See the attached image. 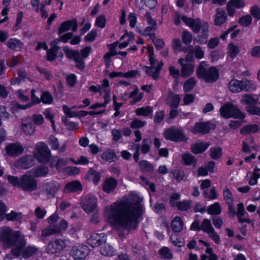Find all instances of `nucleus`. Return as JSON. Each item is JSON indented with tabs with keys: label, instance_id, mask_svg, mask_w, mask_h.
Wrapping results in <instances>:
<instances>
[{
	"label": "nucleus",
	"instance_id": "nucleus-1",
	"mask_svg": "<svg viewBox=\"0 0 260 260\" xmlns=\"http://www.w3.org/2000/svg\"><path fill=\"white\" fill-rule=\"evenodd\" d=\"M142 199L132 195L128 199L117 201L107 209L106 214L114 225L127 229L144 212Z\"/></svg>",
	"mask_w": 260,
	"mask_h": 260
},
{
	"label": "nucleus",
	"instance_id": "nucleus-2",
	"mask_svg": "<svg viewBox=\"0 0 260 260\" xmlns=\"http://www.w3.org/2000/svg\"><path fill=\"white\" fill-rule=\"evenodd\" d=\"M0 243L4 248L13 246L12 254L16 256L22 255L24 258L29 257L32 253L30 246H26V240L19 232L14 231L9 227L0 228Z\"/></svg>",
	"mask_w": 260,
	"mask_h": 260
},
{
	"label": "nucleus",
	"instance_id": "nucleus-3",
	"mask_svg": "<svg viewBox=\"0 0 260 260\" xmlns=\"http://www.w3.org/2000/svg\"><path fill=\"white\" fill-rule=\"evenodd\" d=\"M207 64L202 61L197 68V75L199 78L203 79L207 83H213L219 78L218 71L216 68L211 67L207 68Z\"/></svg>",
	"mask_w": 260,
	"mask_h": 260
},
{
	"label": "nucleus",
	"instance_id": "nucleus-4",
	"mask_svg": "<svg viewBox=\"0 0 260 260\" xmlns=\"http://www.w3.org/2000/svg\"><path fill=\"white\" fill-rule=\"evenodd\" d=\"M220 112L221 116L225 119L232 117L242 120L246 117V114L244 112L231 103H226L221 106L220 108Z\"/></svg>",
	"mask_w": 260,
	"mask_h": 260
},
{
	"label": "nucleus",
	"instance_id": "nucleus-5",
	"mask_svg": "<svg viewBox=\"0 0 260 260\" xmlns=\"http://www.w3.org/2000/svg\"><path fill=\"white\" fill-rule=\"evenodd\" d=\"M37 152L35 156L38 160L42 163H47L51 157L50 149L47 145L43 142H40L36 145Z\"/></svg>",
	"mask_w": 260,
	"mask_h": 260
},
{
	"label": "nucleus",
	"instance_id": "nucleus-6",
	"mask_svg": "<svg viewBox=\"0 0 260 260\" xmlns=\"http://www.w3.org/2000/svg\"><path fill=\"white\" fill-rule=\"evenodd\" d=\"M63 51L68 58L72 59L74 61L75 66L77 69L81 71L84 70L85 68V59L81 56L80 52L78 50H74L68 47H64Z\"/></svg>",
	"mask_w": 260,
	"mask_h": 260
},
{
	"label": "nucleus",
	"instance_id": "nucleus-7",
	"mask_svg": "<svg viewBox=\"0 0 260 260\" xmlns=\"http://www.w3.org/2000/svg\"><path fill=\"white\" fill-rule=\"evenodd\" d=\"M252 84L247 79L241 81L232 80L229 83V88L232 92H239L242 90L249 91L252 88Z\"/></svg>",
	"mask_w": 260,
	"mask_h": 260
},
{
	"label": "nucleus",
	"instance_id": "nucleus-8",
	"mask_svg": "<svg viewBox=\"0 0 260 260\" xmlns=\"http://www.w3.org/2000/svg\"><path fill=\"white\" fill-rule=\"evenodd\" d=\"M164 137L166 139L174 142L185 141L187 140L181 129L174 127L166 129L164 132Z\"/></svg>",
	"mask_w": 260,
	"mask_h": 260
},
{
	"label": "nucleus",
	"instance_id": "nucleus-9",
	"mask_svg": "<svg viewBox=\"0 0 260 260\" xmlns=\"http://www.w3.org/2000/svg\"><path fill=\"white\" fill-rule=\"evenodd\" d=\"M215 125L211 121L196 122L191 129L193 134H199L204 135L210 132L211 128L214 129Z\"/></svg>",
	"mask_w": 260,
	"mask_h": 260
},
{
	"label": "nucleus",
	"instance_id": "nucleus-10",
	"mask_svg": "<svg viewBox=\"0 0 260 260\" xmlns=\"http://www.w3.org/2000/svg\"><path fill=\"white\" fill-rule=\"evenodd\" d=\"M96 199L92 195L88 194L82 197L81 201V207L87 213H92L96 207Z\"/></svg>",
	"mask_w": 260,
	"mask_h": 260
},
{
	"label": "nucleus",
	"instance_id": "nucleus-11",
	"mask_svg": "<svg viewBox=\"0 0 260 260\" xmlns=\"http://www.w3.org/2000/svg\"><path fill=\"white\" fill-rule=\"evenodd\" d=\"M67 240L58 239L53 241H50L47 245V251L50 254H54L62 251L67 246Z\"/></svg>",
	"mask_w": 260,
	"mask_h": 260
},
{
	"label": "nucleus",
	"instance_id": "nucleus-12",
	"mask_svg": "<svg viewBox=\"0 0 260 260\" xmlns=\"http://www.w3.org/2000/svg\"><path fill=\"white\" fill-rule=\"evenodd\" d=\"M89 249L86 246L76 245L72 247L70 253L75 259H83L88 255Z\"/></svg>",
	"mask_w": 260,
	"mask_h": 260
},
{
	"label": "nucleus",
	"instance_id": "nucleus-13",
	"mask_svg": "<svg viewBox=\"0 0 260 260\" xmlns=\"http://www.w3.org/2000/svg\"><path fill=\"white\" fill-rule=\"evenodd\" d=\"M178 63L181 65V76L182 77H188L190 76L194 72V66L191 63H185L184 58H180L178 60Z\"/></svg>",
	"mask_w": 260,
	"mask_h": 260
},
{
	"label": "nucleus",
	"instance_id": "nucleus-14",
	"mask_svg": "<svg viewBox=\"0 0 260 260\" xmlns=\"http://www.w3.org/2000/svg\"><path fill=\"white\" fill-rule=\"evenodd\" d=\"M7 153L11 156H17L22 154L24 149L20 143H11L6 146Z\"/></svg>",
	"mask_w": 260,
	"mask_h": 260
},
{
	"label": "nucleus",
	"instance_id": "nucleus-15",
	"mask_svg": "<svg viewBox=\"0 0 260 260\" xmlns=\"http://www.w3.org/2000/svg\"><path fill=\"white\" fill-rule=\"evenodd\" d=\"M118 185V181L113 177L106 178L102 184L103 190L106 193L113 192Z\"/></svg>",
	"mask_w": 260,
	"mask_h": 260
},
{
	"label": "nucleus",
	"instance_id": "nucleus-16",
	"mask_svg": "<svg viewBox=\"0 0 260 260\" xmlns=\"http://www.w3.org/2000/svg\"><path fill=\"white\" fill-rule=\"evenodd\" d=\"M20 187L24 190H31L32 187V172L28 171L21 179Z\"/></svg>",
	"mask_w": 260,
	"mask_h": 260
},
{
	"label": "nucleus",
	"instance_id": "nucleus-17",
	"mask_svg": "<svg viewBox=\"0 0 260 260\" xmlns=\"http://www.w3.org/2000/svg\"><path fill=\"white\" fill-rule=\"evenodd\" d=\"M106 240V236L103 234H93L88 239V243L93 247H98L104 244Z\"/></svg>",
	"mask_w": 260,
	"mask_h": 260
},
{
	"label": "nucleus",
	"instance_id": "nucleus-18",
	"mask_svg": "<svg viewBox=\"0 0 260 260\" xmlns=\"http://www.w3.org/2000/svg\"><path fill=\"white\" fill-rule=\"evenodd\" d=\"M32 157L31 155H27L18 160L14 164V166L19 169H26L31 166Z\"/></svg>",
	"mask_w": 260,
	"mask_h": 260
},
{
	"label": "nucleus",
	"instance_id": "nucleus-19",
	"mask_svg": "<svg viewBox=\"0 0 260 260\" xmlns=\"http://www.w3.org/2000/svg\"><path fill=\"white\" fill-rule=\"evenodd\" d=\"M180 102V96L179 94H175L170 91L166 99V104L169 105L172 109L178 107Z\"/></svg>",
	"mask_w": 260,
	"mask_h": 260
},
{
	"label": "nucleus",
	"instance_id": "nucleus-20",
	"mask_svg": "<svg viewBox=\"0 0 260 260\" xmlns=\"http://www.w3.org/2000/svg\"><path fill=\"white\" fill-rule=\"evenodd\" d=\"M82 189V186L78 181H73L68 183L64 186L63 191L66 193L77 192Z\"/></svg>",
	"mask_w": 260,
	"mask_h": 260
},
{
	"label": "nucleus",
	"instance_id": "nucleus-21",
	"mask_svg": "<svg viewBox=\"0 0 260 260\" xmlns=\"http://www.w3.org/2000/svg\"><path fill=\"white\" fill-rule=\"evenodd\" d=\"M84 178L86 180L92 181L95 184H97L100 180L101 174L93 168H90Z\"/></svg>",
	"mask_w": 260,
	"mask_h": 260
},
{
	"label": "nucleus",
	"instance_id": "nucleus-22",
	"mask_svg": "<svg viewBox=\"0 0 260 260\" xmlns=\"http://www.w3.org/2000/svg\"><path fill=\"white\" fill-rule=\"evenodd\" d=\"M226 20V15L225 12L221 8H217L214 18L215 25L220 26L225 22Z\"/></svg>",
	"mask_w": 260,
	"mask_h": 260
},
{
	"label": "nucleus",
	"instance_id": "nucleus-23",
	"mask_svg": "<svg viewBox=\"0 0 260 260\" xmlns=\"http://www.w3.org/2000/svg\"><path fill=\"white\" fill-rule=\"evenodd\" d=\"M48 144L51 146V149L58 150L59 153L64 152L66 150V145H63L59 147V143L57 138L54 136H50L48 139Z\"/></svg>",
	"mask_w": 260,
	"mask_h": 260
},
{
	"label": "nucleus",
	"instance_id": "nucleus-24",
	"mask_svg": "<svg viewBox=\"0 0 260 260\" xmlns=\"http://www.w3.org/2000/svg\"><path fill=\"white\" fill-rule=\"evenodd\" d=\"M60 229L56 225H48L42 231L41 236L44 237L50 236L52 235L59 234Z\"/></svg>",
	"mask_w": 260,
	"mask_h": 260
},
{
	"label": "nucleus",
	"instance_id": "nucleus-25",
	"mask_svg": "<svg viewBox=\"0 0 260 260\" xmlns=\"http://www.w3.org/2000/svg\"><path fill=\"white\" fill-rule=\"evenodd\" d=\"M32 119L31 117H26L23 119L22 128L26 135H31L32 133Z\"/></svg>",
	"mask_w": 260,
	"mask_h": 260
},
{
	"label": "nucleus",
	"instance_id": "nucleus-26",
	"mask_svg": "<svg viewBox=\"0 0 260 260\" xmlns=\"http://www.w3.org/2000/svg\"><path fill=\"white\" fill-rule=\"evenodd\" d=\"M209 146V143L200 142L191 146V151L194 154L201 153L204 152Z\"/></svg>",
	"mask_w": 260,
	"mask_h": 260
},
{
	"label": "nucleus",
	"instance_id": "nucleus-27",
	"mask_svg": "<svg viewBox=\"0 0 260 260\" xmlns=\"http://www.w3.org/2000/svg\"><path fill=\"white\" fill-rule=\"evenodd\" d=\"M101 158L105 161L109 163L114 162L117 158L115 152L111 149H108L102 153Z\"/></svg>",
	"mask_w": 260,
	"mask_h": 260
},
{
	"label": "nucleus",
	"instance_id": "nucleus-28",
	"mask_svg": "<svg viewBox=\"0 0 260 260\" xmlns=\"http://www.w3.org/2000/svg\"><path fill=\"white\" fill-rule=\"evenodd\" d=\"M201 35L198 36L199 42L200 43H205L209 36V25L207 22L202 23Z\"/></svg>",
	"mask_w": 260,
	"mask_h": 260
},
{
	"label": "nucleus",
	"instance_id": "nucleus-29",
	"mask_svg": "<svg viewBox=\"0 0 260 260\" xmlns=\"http://www.w3.org/2000/svg\"><path fill=\"white\" fill-rule=\"evenodd\" d=\"M259 127L257 124H250L243 126L240 130L241 134L246 135L258 132Z\"/></svg>",
	"mask_w": 260,
	"mask_h": 260
},
{
	"label": "nucleus",
	"instance_id": "nucleus-30",
	"mask_svg": "<svg viewBox=\"0 0 260 260\" xmlns=\"http://www.w3.org/2000/svg\"><path fill=\"white\" fill-rule=\"evenodd\" d=\"M139 166L140 170L146 173L152 174L154 171V167L152 164L147 160H142L139 162Z\"/></svg>",
	"mask_w": 260,
	"mask_h": 260
},
{
	"label": "nucleus",
	"instance_id": "nucleus-31",
	"mask_svg": "<svg viewBox=\"0 0 260 260\" xmlns=\"http://www.w3.org/2000/svg\"><path fill=\"white\" fill-rule=\"evenodd\" d=\"M59 188V185L55 182H51L45 184V191L47 194L53 196Z\"/></svg>",
	"mask_w": 260,
	"mask_h": 260
},
{
	"label": "nucleus",
	"instance_id": "nucleus-32",
	"mask_svg": "<svg viewBox=\"0 0 260 260\" xmlns=\"http://www.w3.org/2000/svg\"><path fill=\"white\" fill-rule=\"evenodd\" d=\"M183 220L179 217H176L171 222V226L174 232H180L182 230Z\"/></svg>",
	"mask_w": 260,
	"mask_h": 260
},
{
	"label": "nucleus",
	"instance_id": "nucleus-33",
	"mask_svg": "<svg viewBox=\"0 0 260 260\" xmlns=\"http://www.w3.org/2000/svg\"><path fill=\"white\" fill-rule=\"evenodd\" d=\"M241 103L243 104L253 106L258 103V100L254 99L253 96L250 94H245L243 95Z\"/></svg>",
	"mask_w": 260,
	"mask_h": 260
},
{
	"label": "nucleus",
	"instance_id": "nucleus-34",
	"mask_svg": "<svg viewBox=\"0 0 260 260\" xmlns=\"http://www.w3.org/2000/svg\"><path fill=\"white\" fill-rule=\"evenodd\" d=\"M207 212L211 215H219L221 212V207L218 202H216L210 205L207 209Z\"/></svg>",
	"mask_w": 260,
	"mask_h": 260
},
{
	"label": "nucleus",
	"instance_id": "nucleus-35",
	"mask_svg": "<svg viewBox=\"0 0 260 260\" xmlns=\"http://www.w3.org/2000/svg\"><path fill=\"white\" fill-rule=\"evenodd\" d=\"M192 206V202L190 200H184L177 202L175 207L179 210L185 211L189 209Z\"/></svg>",
	"mask_w": 260,
	"mask_h": 260
},
{
	"label": "nucleus",
	"instance_id": "nucleus-36",
	"mask_svg": "<svg viewBox=\"0 0 260 260\" xmlns=\"http://www.w3.org/2000/svg\"><path fill=\"white\" fill-rule=\"evenodd\" d=\"M7 46L12 49L18 51L21 48L22 43L19 40L12 38L7 42Z\"/></svg>",
	"mask_w": 260,
	"mask_h": 260
},
{
	"label": "nucleus",
	"instance_id": "nucleus-37",
	"mask_svg": "<svg viewBox=\"0 0 260 260\" xmlns=\"http://www.w3.org/2000/svg\"><path fill=\"white\" fill-rule=\"evenodd\" d=\"M100 252L103 255L111 256L114 254L115 251L110 245L105 243L104 245L101 248Z\"/></svg>",
	"mask_w": 260,
	"mask_h": 260
},
{
	"label": "nucleus",
	"instance_id": "nucleus-38",
	"mask_svg": "<svg viewBox=\"0 0 260 260\" xmlns=\"http://www.w3.org/2000/svg\"><path fill=\"white\" fill-rule=\"evenodd\" d=\"M152 108L149 106L138 108L135 111V113L137 115L143 116L144 117L149 116L152 113Z\"/></svg>",
	"mask_w": 260,
	"mask_h": 260
},
{
	"label": "nucleus",
	"instance_id": "nucleus-39",
	"mask_svg": "<svg viewBox=\"0 0 260 260\" xmlns=\"http://www.w3.org/2000/svg\"><path fill=\"white\" fill-rule=\"evenodd\" d=\"M48 173V169L46 166L44 165L37 167L34 173L35 177H44Z\"/></svg>",
	"mask_w": 260,
	"mask_h": 260
},
{
	"label": "nucleus",
	"instance_id": "nucleus-40",
	"mask_svg": "<svg viewBox=\"0 0 260 260\" xmlns=\"http://www.w3.org/2000/svg\"><path fill=\"white\" fill-rule=\"evenodd\" d=\"M60 49V47L54 46L49 50H47V59L49 61H53L55 59L58 51Z\"/></svg>",
	"mask_w": 260,
	"mask_h": 260
},
{
	"label": "nucleus",
	"instance_id": "nucleus-41",
	"mask_svg": "<svg viewBox=\"0 0 260 260\" xmlns=\"http://www.w3.org/2000/svg\"><path fill=\"white\" fill-rule=\"evenodd\" d=\"M197 81L194 77H191L186 80L183 85V89L185 92L192 90L195 86Z\"/></svg>",
	"mask_w": 260,
	"mask_h": 260
},
{
	"label": "nucleus",
	"instance_id": "nucleus-42",
	"mask_svg": "<svg viewBox=\"0 0 260 260\" xmlns=\"http://www.w3.org/2000/svg\"><path fill=\"white\" fill-rule=\"evenodd\" d=\"M171 173L173 174V177L178 182L183 180L185 176L184 171L181 170H171Z\"/></svg>",
	"mask_w": 260,
	"mask_h": 260
},
{
	"label": "nucleus",
	"instance_id": "nucleus-43",
	"mask_svg": "<svg viewBox=\"0 0 260 260\" xmlns=\"http://www.w3.org/2000/svg\"><path fill=\"white\" fill-rule=\"evenodd\" d=\"M182 158L186 165H191L196 163V159L191 154L185 153L182 155Z\"/></svg>",
	"mask_w": 260,
	"mask_h": 260
},
{
	"label": "nucleus",
	"instance_id": "nucleus-44",
	"mask_svg": "<svg viewBox=\"0 0 260 260\" xmlns=\"http://www.w3.org/2000/svg\"><path fill=\"white\" fill-rule=\"evenodd\" d=\"M210 157L213 159H217L222 156V149L220 147L212 148L210 150Z\"/></svg>",
	"mask_w": 260,
	"mask_h": 260
},
{
	"label": "nucleus",
	"instance_id": "nucleus-45",
	"mask_svg": "<svg viewBox=\"0 0 260 260\" xmlns=\"http://www.w3.org/2000/svg\"><path fill=\"white\" fill-rule=\"evenodd\" d=\"M185 52H187L184 60L186 63H190L194 60L193 57V50L192 46H189L187 48L186 50L184 51Z\"/></svg>",
	"mask_w": 260,
	"mask_h": 260
},
{
	"label": "nucleus",
	"instance_id": "nucleus-46",
	"mask_svg": "<svg viewBox=\"0 0 260 260\" xmlns=\"http://www.w3.org/2000/svg\"><path fill=\"white\" fill-rule=\"evenodd\" d=\"M213 229H214L212 226L210 220L208 219H204L201 223V230L207 233Z\"/></svg>",
	"mask_w": 260,
	"mask_h": 260
},
{
	"label": "nucleus",
	"instance_id": "nucleus-47",
	"mask_svg": "<svg viewBox=\"0 0 260 260\" xmlns=\"http://www.w3.org/2000/svg\"><path fill=\"white\" fill-rule=\"evenodd\" d=\"M151 141L149 138L144 139L142 141L141 151L144 154L147 153L150 149Z\"/></svg>",
	"mask_w": 260,
	"mask_h": 260
},
{
	"label": "nucleus",
	"instance_id": "nucleus-48",
	"mask_svg": "<svg viewBox=\"0 0 260 260\" xmlns=\"http://www.w3.org/2000/svg\"><path fill=\"white\" fill-rule=\"evenodd\" d=\"M202 25V24L201 23L200 19L197 18L194 19L193 22L192 23L190 27L194 33L197 34L201 30Z\"/></svg>",
	"mask_w": 260,
	"mask_h": 260
},
{
	"label": "nucleus",
	"instance_id": "nucleus-49",
	"mask_svg": "<svg viewBox=\"0 0 260 260\" xmlns=\"http://www.w3.org/2000/svg\"><path fill=\"white\" fill-rule=\"evenodd\" d=\"M252 22V18L249 15L242 16L238 20V23L243 26H248Z\"/></svg>",
	"mask_w": 260,
	"mask_h": 260
},
{
	"label": "nucleus",
	"instance_id": "nucleus-50",
	"mask_svg": "<svg viewBox=\"0 0 260 260\" xmlns=\"http://www.w3.org/2000/svg\"><path fill=\"white\" fill-rule=\"evenodd\" d=\"M18 74V77L11 81L12 84H19L22 81L25 80L27 75L26 73L22 71H19Z\"/></svg>",
	"mask_w": 260,
	"mask_h": 260
},
{
	"label": "nucleus",
	"instance_id": "nucleus-51",
	"mask_svg": "<svg viewBox=\"0 0 260 260\" xmlns=\"http://www.w3.org/2000/svg\"><path fill=\"white\" fill-rule=\"evenodd\" d=\"M192 40V35L191 32L184 30L182 32V40L185 45L189 44Z\"/></svg>",
	"mask_w": 260,
	"mask_h": 260
},
{
	"label": "nucleus",
	"instance_id": "nucleus-52",
	"mask_svg": "<svg viewBox=\"0 0 260 260\" xmlns=\"http://www.w3.org/2000/svg\"><path fill=\"white\" fill-rule=\"evenodd\" d=\"M146 124V121L136 118L131 121L130 126L133 129H137L144 126Z\"/></svg>",
	"mask_w": 260,
	"mask_h": 260
},
{
	"label": "nucleus",
	"instance_id": "nucleus-53",
	"mask_svg": "<svg viewBox=\"0 0 260 260\" xmlns=\"http://www.w3.org/2000/svg\"><path fill=\"white\" fill-rule=\"evenodd\" d=\"M22 214L21 213H16L11 211L10 213L6 215V218L8 220L19 221L22 218Z\"/></svg>",
	"mask_w": 260,
	"mask_h": 260
},
{
	"label": "nucleus",
	"instance_id": "nucleus-54",
	"mask_svg": "<svg viewBox=\"0 0 260 260\" xmlns=\"http://www.w3.org/2000/svg\"><path fill=\"white\" fill-rule=\"evenodd\" d=\"M72 21L70 20H68L65 22H63L60 26L58 30V34L59 35L62 34L63 32L68 30L71 27L72 25Z\"/></svg>",
	"mask_w": 260,
	"mask_h": 260
},
{
	"label": "nucleus",
	"instance_id": "nucleus-55",
	"mask_svg": "<svg viewBox=\"0 0 260 260\" xmlns=\"http://www.w3.org/2000/svg\"><path fill=\"white\" fill-rule=\"evenodd\" d=\"M229 54L231 58H234L236 57L239 52L238 47L234 45L232 43L229 45Z\"/></svg>",
	"mask_w": 260,
	"mask_h": 260
},
{
	"label": "nucleus",
	"instance_id": "nucleus-56",
	"mask_svg": "<svg viewBox=\"0 0 260 260\" xmlns=\"http://www.w3.org/2000/svg\"><path fill=\"white\" fill-rule=\"evenodd\" d=\"M224 199L227 204L233 203V197L231 192L228 188H225L223 192Z\"/></svg>",
	"mask_w": 260,
	"mask_h": 260
},
{
	"label": "nucleus",
	"instance_id": "nucleus-57",
	"mask_svg": "<svg viewBox=\"0 0 260 260\" xmlns=\"http://www.w3.org/2000/svg\"><path fill=\"white\" fill-rule=\"evenodd\" d=\"M159 254L167 259H171L173 258V255L171 250L168 247H164L160 249L158 251Z\"/></svg>",
	"mask_w": 260,
	"mask_h": 260
},
{
	"label": "nucleus",
	"instance_id": "nucleus-58",
	"mask_svg": "<svg viewBox=\"0 0 260 260\" xmlns=\"http://www.w3.org/2000/svg\"><path fill=\"white\" fill-rule=\"evenodd\" d=\"M41 99L44 104H51L53 101L52 96L48 91L43 92L41 95Z\"/></svg>",
	"mask_w": 260,
	"mask_h": 260
},
{
	"label": "nucleus",
	"instance_id": "nucleus-59",
	"mask_svg": "<svg viewBox=\"0 0 260 260\" xmlns=\"http://www.w3.org/2000/svg\"><path fill=\"white\" fill-rule=\"evenodd\" d=\"M147 70H146V73L147 75L152 77L153 79H157L158 77L159 74L158 73V71L156 70L153 67H146Z\"/></svg>",
	"mask_w": 260,
	"mask_h": 260
},
{
	"label": "nucleus",
	"instance_id": "nucleus-60",
	"mask_svg": "<svg viewBox=\"0 0 260 260\" xmlns=\"http://www.w3.org/2000/svg\"><path fill=\"white\" fill-rule=\"evenodd\" d=\"M246 110L253 115L260 116V108L258 107L250 106L246 107Z\"/></svg>",
	"mask_w": 260,
	"mask_h": 260
},
{
	"label": "nucleus",
	"instance_id": "nucleus-61",
	"mask_svg": "<svg viewBox=\"0 0 260 260\" xmlns=\"http://www.w3.org/2000/svg\"><path fill=\"white\" fill-rule=\"evenodd\" d=\"M203 193L204 194L205 197L210 200L216 199L217 197V194L215 188L210 189L209 191H208L207 190H204L203 191Z\"/></svg>",
	"mask_w": 260,
	"mask_h": 260
},
{
	"label": "nucleus",
	"instance_id": "nucleus-62",
	"mask_svg": "<svg viewBox=\"0 0 260 260\" xmlns=\"http://www.w3.org/2000/svg\"><path fill=\"white\" fill-rule=\"evenodd\" d=\"M193 50L196 58L201 59L204 57V52L202 50V48L200 46L197 45L195 46L194 48H193Z\"/></svg>",
	"mask_w": 260,
	"mask_h": 260
},
{
	"label": "nucleus",
	"instance_id": "nucleus-63",
	"mask_svg": "<svg viewBox=\"0 0 260 260\" xmlns=\"http://www.w3.org/2000/svg\"><path fill=\"white\" fill-rule=\"evenodd\" d=\"M169 71L170 75L172 76L175 79H178L180 77V72L178 69H175V68L173 66H170L169 67Z\"/></svg>",
	"mask_w": 260,
	"mask_h": 260
},
{
	"label": "nucleus",
	"instance_id": "nucleus-64",
	"mask_svg": "<svg viewBox=\"0 0 260 260\" xmlns=\"http://www.w3.org/2000/svg\"><path fill=\"white\" fill-rule=\"evenodd\" d=\"M250 14L255 18L260 19V9L256 5L251 7Z\"/></svg>",
	"mask_w": 260,
	"mask_h": 260
}]
</instances>
